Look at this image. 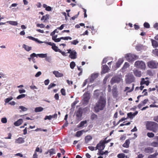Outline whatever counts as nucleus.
I'll return each instance as SVG.
<instances>
[{
    "label": "nucleus",
    "mask_w": 158,
    "mask_h": 158,
    "mask_svg": "<svg viewBox=\"0 0 158 158\" xmlns=\"http://www.w3.org/2000/svg\"><path fill=\"white\" fill-rule=\"evenodd\" d=\"M106 103V99L105 98L101 97V98L99 99L98 101L96 103L94 107L95 111L97 112L100 110H102L105 107Z\"/></svg>",
    "instance_id": "nucleus-1"
},
{
    "label": "nucleus",
    "mask_w": 158,
    "mask_h": 158,
    "mask_svg": "<svg viewBox=\"0 0 158 158\" xmlns=\"http://www.w3.org/2000/svg\"><path fill=\"white\" fill-rule=\"evenodd\" d=\"M147 128L148 129L156 133L158 130V124L155 122H151L148 124Z\"/></svg>",
    "instance_id": "nucleus-2"
},
{
    "label": "nucleus",
    "mask_w": 158,
    "mask_h": 158,
    "mask_svg": "<svg viewBox=\"0 0 158 158\" xmlns=\"http://www.w3.org/2000/svg\"><path fill=\"white\" fill-rule=\"evenodd\" d=\"M124 58L126 60L129 62H132L138 59L136 55L131 53H128L125 54Z\"/></svg>",
    "instance_id": "nucleus-3"
},
{
    "label": "nucleus",
    "mask_w": 158,
    "mask_h": 158,
    "mask_svg": "<svg viewBox=\"0 0 158 158\" xmlns=\"http://www.w3.org/2000/svg\"><path fill=\"white\" fill-rule=\"evenodd\" d=\"M134 66L137 68L141 70H144L146 69V65L145 63L142 60H137L134 64Z\"/></svg>",
    "instance_id": "nucleus-4"
},
{
    "label": "nucleus",
    "mask_w": 158,
    "mask_h": 158,
    "mask_svg": "<svg viewBox=\"0 0 158 158\" xmlns=\"http://www.w3.org/2000/svg\"><path fill=\"white\" fill-rule=\"evenodd\" d=\"M109 141L104 140H101L97 144L95 147V150H103L104 149L105 146V144L107 143Z\"/></svg>",
    "instance_id": "nucleus-5"
},
{
    "label": "nucleus",
    "mask_w": 158,
    "mask_h": 158,
    "mask_svg": "<svg viewBox=\"0 0 158 158\" xmlns=\"http://www.w3.org/2000/svg\"><path fill=\"white\" fill-rule=\"evenodd\" d=\"M100 96V99L101 98V97L102 98H105V94L98 90H96L94 91V97L95 98H98Z\"/></svg>",
    "instance_id": "nucleus-6"
},
{
    "label": "nucleus",
    "mask_w": 158,
    "mask_h": 158,
    "mask_svg": "<svg viewBox=\"0 0 158 158\" xmlns=\"http://www.w3.org/2000/svg\"><path fill=\"white\" fill-rule=\"evenodd\" d=\"M126 82L130 83L134 80V77L132 73H129L126 76Z\"/></svg>",
    "instance_id": "nucleus-7"
},
{
    "label": "nucleus",
    "mask_w": 158,
    "mask_h": 158,
    "mask_svg": "<svg viewBox=\"0 0 158 158\" xmlns=\"http://www.w3.org/2000/svg\"><path fill=\"white\" fill-rule=\"evenodd\" d=\"M148 66L150 69H156L157 67V64L155 61L151 60L147 63Z\"/></svg>",
    "instance_id": "nucleus-8"
},
{
    "label": "nucleus",
    "mask_w": 158,
    "mask_h": 158,
    "mask_svg": "<svg viewBox=\"0 0 158 158\" xmlns=\"http://www.w3.org/2000/svg\"><path fill=\"white\" fill-rule=\"evenodd\" d=\"M67 51H68V53L70 54L69 57L71 59H75L77 58V52L75 50L69 49L67 50Z\"/></svg>",
    "instance_id": "nucleus-9"
},
{
    "label": "nucleus",
    "mask_w": 158,
    "mask_h": 158,
    "mask_svg": "<svg viewBox=\"0 0 158 158\" xmlns=\"http://www.w3.org/2000/svg\"><path fill=\"white\" fill-rule=\"evenodd\" d=\"M147 47L145 46H143L140 44H137L135 47L136 49L138 51L145 50L147 49Z\"/></svg>",
    "instance_id": "nucleus-10"
},
{
    "label": "nucleus",
    "mask_w": 158,
    "mask_h": 158,
    "mask_svg": "<svg viewBox=\"0 0 158 158\" xmlns=\"http://www.w3.org/2000/svg\"><path fill=\"white\" fill-rule=\"evenodd\" d=\"M149 78L148 77H146L145 78H142L141 79V81L140 82V85H143L145 84L146 85L148 86L149 83Z\"/></svg>",
    "instance_id": "nucleus-11"
},
{
    "label": "nucleus",
    "mask_w": 158,
    "mask_h": 158,
    "mask_svg": "<svg viewBox=\"0 0 158 158\" xmlns=\"http://www.w3.org/2000/svg\"><path fill=\"white\" fill-rule=\"evenodd\" d=\"M151 102L152 104L150 105L149 106L150 107H158V99L156 100H153Z\"/></svg>",
    "instance_id": "nucleus-12"
},
{
    "label": "nucleus",
    "mask_w": 158,
    "mask_h": 158,
    "mask_svg": "<svg viewBox=\"0 0 158 158\" xmlns=\"http://www.w3.org/2000/svg\"><path fill=\"white\" fill-rule=\"evenodd\" d=\"M24 142V139L22 137H19L15 140V143L16 144H22Z\"/></svg>",
    "instance_id": "nucleus-13"
},
{
    "label": "nucleus",
    "mask_w": 158,
    "mask_h": 158,
    "mask_svg": "<svg viewBox=\"0 0 158 158\" xmlns=\"http://www.w3.org/2000/svg\"><path fill=\"white\" fill-rule=\"evenodd\" d=\"M53 73L56 77H62L64 76V74L59 72L58 71L55 70L53 72Z\"/></svg>",
    "instance_id": "nucleus-14"
},
{
    "label": "nucleus",
    "mask_w": 158,
    "mask_h": 158,
    "mask_svg": "<svg viewBox=\"0 0 158 158\" xmlns=\"http://www.w3.org/2000/svg\"><path fill=\"white\" fill-rule=\"evenodd\" d=\"M134 74L136 76L138 77H140L141 76V72L135 69H134L133 70Z\"/></svg>",
    "instance_id": "nucleus-15"
},
{
    "label": "nucleus",
    "mask_w": 158,
    "mask_h": 158,
    "mask_svg": "<svg viewBox=\"0 0 158 158\" xmlns=\"http://www.w3.org/2000/svg\"><path fill=\"white\" fill-rule=\"evenodd\" d=\"M121 80V79L120 78L118 77H116L112 78V80L111 81V83H118L120 82Z\"/></svg>",
    "instance_id": "nucleus-16"
},
{
    "label": "nucleus",
    "mask_w": 158,
    "mask_h": 158,
    "mask_svg": "<svg viewBox=\"0 0 158 158\" xmlns=\"http://www.w3.org/2000/svg\"><path fill=\"white\" fill-rule=\"evenodd\" d=\"M90 97V94L88 93H85L83 95L84 100L85 102H88Z\"/></svg>",
    "instance_id": "nucleus-17"
},
{
    "label": "nucleus",
    "mask_w": 158,
    "mask_h": 158,
    "mask_svg": "<svg viewBox=\"0 0 158 158\" xmlns=\"http://www.w3.org/2000/svg\"><path fill=\"white\" fill-rule=\"evenodd\" d=\"M98 73L92 74L90 78V81L91 82H93L96 78L98 77Z\"/></svg>",
    "instance_id": "nucleus-18"
},
{
    "label": "nucleus",
    "mask_w": 158,
    "mask_h": 158,
    "mask_svg": "<svg viewBox=\"0 0 158 158\" xmlns=\"http://www.w3.org/2000/svg\"><path fill=\"white\" fill-rule=\"evenodd\" d=\"M124 61L123 58L119 59L116 63V65L117 68L119 67Z\"/></svg>",
    "instance_id": "nucleus-19"
},
{
    "label": "nucleus",
    "mask_w": 158,
    "mask_h": 158,
    "mask_svg": "<svg viewBox=\"0 0 158 158\" xmlns=\"http://www.w3.org/2000/svg\"><path fill=\"white\" fill-rule=\"evenodd\" d=\"M109 69V68L107 65H103L102 71L104 73H106L108 71Z\"/></svg>",
    "instance_id": "nucleus-20"
},
{
    "label": "nucleus",
    "mask_w": 158,
    "mask_h": 158,
    "mask_svg": "<svg viewBox=\"0 0 158 158\" xmlns=\"http://www.w3.org/2000/svg\"><path fill=\"white\" fill-rule=\"evenodd\" d=\"M27 38L28 39H29L30 40H32L36 42H37L40 44L42 43V41H40L37 38H34L32 36H28L27 37Z\"/></svg>",
    "instance_id": "nucleus-21"
},
{
    "label": "nucleus",
    "mask_w": 158,
    "mask_h": 158,
    "mask_svg": "<svg viewBox=\"0 0 158 158\" xmlns=\"http://www.w3.org/2000/svg\"><path fill=\"white\" fill-rule=\"evenodd\" d=\"M23 122V120L20 118L17 121L15 122L14 123V125L16 126H18L21 125Z\"/></svg>",
    "instance_id": "nucleus-22"
},
{
    "label": "nucleus",
    "mask_w": 158,
    "mask_h": 158,
    "mask_svg": "<svg viewBox=\"0 0 158 158\" xmlns=\"http://www.w3.org/2000/svg\"><path fill=\"white\" fill-rule=\"evenodd\" d=\"M112 60V59L111 57H105L103 59L102 62V63L103 64H105L106 62Z\"/></svg>",
    "instance_id": "nucleus-23"
},
{
    "label": "nucleus",
    "mask_w": 158,
    "mask_h": 158,
    "mask_svg": "<svg viewBox=\"0 0 158 158\" xmlns=\"http://www.w3.org/2000/svg\"><path fill=\"white\" fill-rule=\"evenodd\" d=\"M152 45L154 48L158 47V43L156 40H151Z\"/></svg>",
    "instance_id": "nucleus-24"
},
{
    "label": "nucleus",
    "mask_w": 158,
    "mask_h": 158,
    "mask_svg": "<svg viewBox=\"0 0 158 158\" xmlns=\"http://www.w3.org/2000/svg\"><path fill=\"white\" fill-rule=\"evenodd\" d=\"M153 149L151 147L146 148L144 150V152L146 153H151L153 152Z\"/></svg>",
    "instance_id": "nucleus-25"
},
{
    "label": "nucleus",
    "mask_w": 158,
    "mask_h": 158,
    "mask_svg": "<svg viewBox=\"0 0 158 158\" xmlns=\"http://www.w3.org/2000/svg\"><path fill=\"white\" fill-rule=\"evenodd\" d=\"M130 143V140L129 139H127L126 140L125 143L123 144V146L124 147L128 148L129 146Z\"/></svg>",
    "instance_id": "nucleus-26"
},
{
    "label": "nucleus",
    "mask_w": 158,
    "mask_h": 158,
    "mask_svg": "<svg viewBox=\"0 0 158 158\" xmlns=\"http://www.w3.org/2000/svg\"><path fill=\"white\" fill-rule=\"evenodd\" d=\"M84 132L85 131L84 130L78 131L76 132L75 136L78 137H80L82 134L83 132Z\"/></svg>",
    "instance_id": "nucleus-27"
},
{
    "label": "nucleus",
    "mask_w": 158,
    "mask_h": 158,
    "mask_svg": "<svg viewBox=\"0 0 158 158\" xmlns=\"http://www.w3.org/2000/svg\"><path fill=\"white\" fill-rule=\"evenodd\" d=\"M112 93L114 96L116 97L118 95V92L117 91L116 86H114L113 87L112 89Z\"/></svg>",
    "instance_id": "nucleus-28"
},
{
    "label": "nucleus",
    "mask_w": 158,
    "mask_h": 158,
    "mask_svg": "<svg viewBox=\"0 0 158 158\" xmlns=\"http://www.w3.org/2000/svg\"><path fill=\"white\" fill-rule=\"evenodd\" d=\"M23 47L27 51L29 52L31 49V47L24 44L23 45Z\"/></svg>",
    "instance_id": "nucleus-29"
},
{
    "label": "nucleus",
    "mask_w": 158,
    "mask_h": 158,
    "mask_svg": "<svg viewBox=\"0 0 158 158\" xmlns=\"http://www.w3.org/2000/svg\"><path fill=\"white\" fill-rule=\"evenodd\" d=\"M52 48L55 52H61V50L59 49L56 46V44H54L53 46L52 47Z\"/></svg>",
    "instance_id": "nucleus-30"
},
{
    "label": "nucleus",
    "mask_w": 158,
    "mask_h": 158,
    "mask_svg": "<svg viewBox=\"0 0 158 158\" xmlns=\"http://www.w3.org/2000/svg\"><path fill=\"white\" fill-rule=\"evenodd\" d=\"M6 23L13 26H16L18 25V24L17 22L16 21H7L6 22Z\"/></svg>",
    "instance_id": "nucleus-31"
},
{
    "label": "nucleus",
    "mask_w": 158,
    "mask_h": 158,
    "mask_svg": "<svg viewBox=\"0 0 158 158\" xmlns=\"http://www.w3.org/2000/svg\"><path fill=\"white\" fill-rule=\"evenodd\" d=\"M43 110L44 108L41 107L39 106L35 108V112H40L42 111Z\"/></svg>",
    "instance_id": "nucleus-32"
},
{
    "label": "nucleus",
    "mask_w": 158,
    "mask_h": 158,
    "mask_svg": "<svg viewBox=\"0 0 158 158\" xmlns=\"http://www.w3.org/2000/svg\"><path fill=\"white\" fill-rule=\"evenodd\" d=\"M87 123V121L85 120L84 121H81L80 123L78 125L77 127H83L85 124Z\"/></svg>",
    "instance_id": "nucleus-33"
},
{
    "label": "nucleus",
    "mask_w": 158,
    "mask_h": 158,
    "mask_svg": "<svg viewBox=\"0 0 158 158\" xmlns=\"http://www.w3.org/2000/svg\"><path fill=\"white\" fill-rule=\"evenodd\" d=\"M76 115L79 118H80L82 115V112L80 110H79L76 113Z\"/></svg>",
    "instance_id": "nucleus-34"
},
{
    "label": "nucleus",
    "mask_w": 158,
    "mask_h": 158,
    "mask_svg": "<svg viewBox=\"0 0 158 158\" xmlns=\"http://www.w3.org/2000/svg\"><path fill=\"white\" fill-rule=\"evenodd\" d=\"M92 139V137L90 135H88L86 136L85 138V140L86 143H88L89 141Z\"/></svg>",
    "instance_id": "nucleus-35"
},
{
    "label": "nucleus",
    "mask_w": 158,
    "mask_h": 158,
    "mask_svg": "<svg viewBox=\"0 0 158 158\" xmlns=\"http://www.w3.org/2000/svg\"><path fill=\"white\" fill-rule=\"evenodd\" d=\"M130 87H126L125 88V89L124 90V91H127L128 92H130L132 91L134 89V85H133L132 87V88L130 89Z\"/></svg>",
    "instance_id": "nucleus-36"
},
{
    "label": "nucleus",
    "mask_w": 158,
    "mask_h": 158,
    "mask_svg": "<svg viewBox=\"0 0 158 158\" xmlns=\"http://www.w3.org/2000/svg\"><path fill=\"white\" fill-rule=\"evenodd\" d=\"M130 66V64L127 62H125L124 64L123 67L122 69H125L128 68H129Z\"/></svg>",
    "instance_id": "nucleus-37"
},
{
    "label": "nucleus",
    "mask_w": 158,
    "mask_h": 158,
    "mask_svg": "<svg viewBox=\"0 0 158 158\" xmlns=\"http://www.w3.org/2000/svg\"><path fill=\"white\" fill-rule=\"evenodd\" d=\"M151 146L154 147H158V142L157 140L152 142L151 144Z\"/></svg>",
    "instance_id": "nucleus-38"
},
{
    "label": "nucleus",
    "mask_w": 158,
    "mask_h": 158,
    "mask_svg": "<svg viewBox=\"0 0 158 158\" xmlns=\"http://www.w3.org/2000/svg\"><path fill=\"white\" fill-rule=\"evenodd\" d=\"M38 56L41 58H45L47 56V54H37Z\"/></svg>",
    "instance_id": "nucleus-39"
},
{
    "label": "nucleus",
    "mask_w": 158,
    "mask_h": 158,
    "mask_svg": "<svg viewBox=\"0 0 158 158\" xmlns=\"http://www.w3.org/2000/svg\"><path fill=\"white\" fill-rule=\"evenodd\" d=\"M19 108L21 109L23 111H26L28 110V109L27 108L23 106H19Z\"/></svg>",
    "instance_id": "nucleus-40"
},
{
    "label": "nucleus",
    "mask_w": 158,
    "mask_h": 158,
    "mask_svg": "<svg viewBox=\"0 0 158 158\" xmlns=\"http://www.w3.org/2000/svg\"><path fill=\"white\" fill-rule=\"evenodd\" d=\"M49 15H45L43 16L42 17L41 19V20H45L48 19Z\"/></svg>",
    "instance_id": "nucleus-41"
},
{
    "label": "nucleus",
    "mask_w": 158,
    "mask_h": 158,
    "mask_svg": "<svg viewBox=\"0 0 158 158\" xmlns=\"http://www.w3.org/2000/svg\"><path fill=\"white\" fill-rule=\"evenodd\" d=\"M76 64L74 62L72 61L70 64V67L71 69H73L74 68Z\"/></svg>",
    "instance_id": "nucleus-42"
},
{
    "label": "nucleus",
    "mask_w": 158,
    "mask_h": 158,
    "mask_svg": "<svg viewBox=\"0 0 158 158\" xmlns=\"http://www.w3.org/2000/svg\"><path fill=\"white\" fill-rule=\"evenodd\" d=\"M147 135L149 138H152L154 136V134L152 132H148Z\"/></svg>",
    "instance_id": "nucleus-43"
},
{
    "label": "nucleus",
    "mask_w": 158,
    "mask_h": 158,
    "mask_svg": "<svg viewBox=\"0 0 158 158\" xmlns=\"http://www.w3.org/2000/svg\"><path fill=\"white\" fill-rule=\"evenodd\" d=\"M48 152H49L50 156H51V155H53V154H55V153H56V152H55V150L54 149H52L48 151Z\"/></svg>",
    "instance_id": "nucleus-44"
},
{
    "label": "nucleus",
    "mask_w": 158,
    "mask_h": 158,
    "mask_svg": "<svg viewBox=\"0 0 158 158\" xmlns=\"http://www.w3.org/2000/svg\"><path fill=\"white\" fill-rule=\"evenodd\" d=\"M70 43L71 44L76 45L78 43L79 41L77 40H74L73 41H71Z\"/></svg>",
    "instance_id": "nucleus-45"
},
{
    "label": "nucleus",
    "mask_w": 158,
    "mask_h": 158,
    "mask_svg": "<svg viewBox=\"0 0 158 158\" xmlns=\"http://www.w3.org/2000/svg\"><path fill=\"white\" fill-rule=\"evenodd\" d=\"M42 43H44L49 45H51L52 47L54 44H55L54 43H52L51 42H47L46 41H42Z\"/></svg>",
    "instance_id": "nucleus-46"
},
{
    "label": "nucleus",
    "mask_w": 158,
    "mask_h": 158,
    "mask_svg": "<svg viewBox=\"0 0 158 158\" xmlns=\"http://www.w3.org/2000/svg\"><path fill=\"white\" fill-rule=\"evenodd\" d=\"M8 136L5 137L4 139H11L12 137V134L10 133H9L7 134Z\"/></svg>",
    "instance_id": "nucleus-47"
},
{
    "label": "nucleus",
    "mask_w": 158,
    "mask_h": 158,
    "mask_svg": "<svg viewBox=\"0 0 158 158\" xmlns=\"http://www.w3.org/2000/svg\"><path fill=\"white\" fill-rule=\"evenodd\" d=\"M26 95L25 94H21L19 95L17 97V99H20L24 98L26 96Z\"/></svg>",
    "instance_id": "nucleus-48"
},
{
    "label": "nucleus",
    "mask_w": 158,
    "mask_h": 158,
    "mask_svg": "<svg viewBox=\"0 0 158 158\" xmlns=\"http://www.w3.org/2000/svg\"><path fill=\"white\" fill-rule=\"evenodd\" d=\"M13 99V98L12 97H10L6 98L5 100V102L6 103H8L10 101L12 100Z\"/></svg>",
    "instance_id": "nucleus-49"
},
{
    "label": "nucleus",
    "mask_w": 158,
    "mask_h": 158,
    "mask_svg": "<svg viewBox=\"0 0 158 158\" xmlns=\"http://www.w3.org/2000/svg\"><path fill=\"white\" fill-rule=\"evenodd\" d=\"M158 155V153L156 152L155 154L149 156L148 157V158H155V157Z\"/></svg>",
    "instance_id": "nucleus-50"
},
{
    "label": "nucleus",
    "mask_w": 158,
    "mask_h": 158,
    "mask_svg": "<svg viewBox=\"0 0 158 158\" xmlns=\"http://www.w3.org/2000/svg\"><path fill=\"white\" fill-rule=\"evenodd\" d=\"M117 157L119 158H124L125 157V155L123 153H120L118 155Z\"/></svg>",
    "instance_id": "nucleus-51"
},
{
    "label": "nucleus",
    "mask_w": 158,
    "mask_h": 158,
    "mask_svg": "<svg viewBox=\"0 0 158 158\" xmlns=\"http://www.w3.org/2000/svg\"><path fill=\"white\" fill-rule=\"evenodd\" d=\"M61 39L62 40H68L69 39L70 40H71L72 38L71 37L69 36H67L65 37H61Z\"/></svg>",
    "instance_id": "nucleus-52"
},
{
    "label": "nucleus",
    "mask_w": 158,
    "mask_h": 158,
    "mask_svg": "<svg viewBox=\"0 0 158 158\" xmlns=\"http://www.w3.org/2000/svg\"><path fill=\"white\" fill-rule=\"evenodd\" d=\"M1 121L2 122L4 123H5L7 122V120L6 118H1Z\"/></svg>",
    "instance_id": "nucleus-53"
},
{
    "label": "nucleus",
    "mask_w": 158,
    "mask_h": 158,
    "mask_svg": "<svg viewBox=\"0 0 158 158\" xmlns=\"http://www.w3.org/2000/svg\"><path fill=\"white\" fill-rule=\"evenodd\" d=\"M97 118V115L94 114H92V115L91 116V119L92 120H93L94 119H96Z\"/></svg>",
    "instance_id": "nucleus-54"
},
{
    "label": "nucleus",
    "mask_w": 158,
    "mask_h": 158,
    "mask_svg": "<svg viewBox=\"0 0 158 158\" xmlns=\"http://www.w3.org/2000/svg\"><path fill=\"white\" fill-rule=\"evenodd\" d=\"M30 87L31 89L32 90L37 89L38 88L35 85H31L30 86Z\"/></svg>",
    "instance_id": "nucleus-55"
},
{
    "label": "nucleus",
    "mask_w": 158,
    "mask_h": 158,
    "mask_svg": "<svg viewBox=\"0 0 158 158\" xmlns=\"http://www.w3.org/2000/svg\"><path fill=\"white\" fill-rule=\"evenodd\" d=\"M56 85L54 84H50L48 87V89H49L55 86Z\"/></svg>",
    "instance_id": "nucleus-56"
},
{
    "label": "nucleus",
    "mask_w": 158,
    "mask_h": 158,
    "mask_svg": "<svg viewBox=\"0 0 158 158\" xmlns=\"http://www.w3.org/2000/svg\"><path fill=\"white\" fill-rule=\"evenodd\" d=\"M152 53L158 56V49H155L152 51Z\"/></svg>",
    "instance_id": "nucleus-57"
},
{
    "label": "nucleus",
    "mask_w": 158,
    "mask_h": 158,
    "mask_svg": "<svg viewBox=\"0 0 158 158\" xmlns=\"http://www.w3.org/2000/svg\"><path fill=\"white\" fill-rule=\"evenodd\" d=\"M36 26L41 28H44L45 27L44 25L43 24H37Z\"/></svg>",
    "instance_id": "nucleus-58"
},
{
    "label": "nucleus",
    "mask_w": 158,
    "mask_h": 158,
    "mask_svg": "<svg viewBox=\"0 0 158 158\" xmlns=\"http://www.w3.org/2000/svg\"><path fill=\"white\" fill-rule=\"evenodd\" d=\"M52 118V115L49 116H46L44 118L45 120H46L47 119L50 120Z\"/></svg>",
    "instance_id": "nucleus-59"
},
{
    "label": "nucleus",
    "mask_w": 158,
    "mask_h": 158,
    "mask_svg": "<svg viewBox=\"0 0 158 158\" xmlns=\"http://www.w3.org/2000/svg\"><path fill=\"white\" fill-rule=\"evenodd\" d=\"M78 101L76 100L75 101H74L72 104L71 105V106L72 108H74L75 106V105L78 102Z\"/></svg>",
    "instance_id": "nucleus-60"
},
{
    "label": "nucleus",
    "mask_w": 158,
    "mask_h": 158,
    "mask_svg": "<svg viewBox=\"0 0 158 158\" xmlns=\"http://www.w3.org/2000/svg\"><path fill=\"white\" fill-rule=\"evenodd\" d=\"M42 74V73L40 71L38 72L35 75V77H39Z\"/></svg>",
    "instance_id": "nucleus-61"
},
{
    "label": "nucleus",
    "mask_w": 158,
    "mask_h": 158,
    "mask_svg": "<svg viewBox=\"0 0 158 158\" xmlns=\"http://www.w3.org/2000/svg\"><path fill=\"white\" fill-rule=\"evenodd\" d=\"M144 26L147 28H149L150 27L149 24L148 23H144Z\"/></svg>",
    "instance_id": "nucleus-62"
},
{
    "label": "nucleus",
    "mask_w": 158,
    "mask_h": 158,
    "mask_svg": "<svg viewBox=\"0 0 158 158\" xmlns=\"http://www.w3.org/2000/svg\"><path fill=\"white\" fill-rule=\"evenodd\" d=\"M30 56L32 58H33V57H37L38 55H37V54H36L35 53H34L31 54Z\"/></svg>",
    "instance_id": "nucleus-63"
},
{
    "label": "nucleus",
    "mask_w": 158,
    "mask_h": 158,
    "mask_svg": "<svg viewBox=\"0 0 158 158\" xmlns=\"http://www.w3.org/2000/svg\"><path fill=\"white\" fill-rule=\"evenodd\" d=\"M60 92L62 95L64 96L66 95L65 90L64 89H62L60 90Z\"/></svg>",
    "instance_id": "nucleus-64"
}]
</instances>
